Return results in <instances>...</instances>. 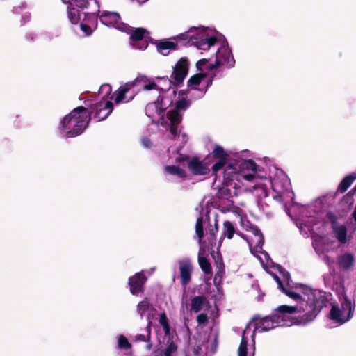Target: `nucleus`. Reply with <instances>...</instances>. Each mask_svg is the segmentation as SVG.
<instances>
[{
    "label": "nucleus",
    "instance_id": "nucleus-1",
    "mask_svg": "<svg viewBox=\"0 0 356 356\" xmlns=\"http://www.w3.org/2000/svg\"><path fill=\"white\" fill-rule=\"evenodd\" d=\"M225 179L229 185L243 191L249 184H253L252 191L261 207H263V199L267 198L270 193L273 199L280 202L285 201L286 197H293L289 179L282 170L275 166L270 167L267 177L252 159L229 165L225 172ZM264 204L268 202H264Z\"/></svg>",
    "mask_w": 356,
    "mask_h": 356
},
{
    "label": "nucleus",
    "instance_id": "nucleus-2",
    "mask_svg": "<svg viewBox=\"0 0 356 356\" xmlns=\"http://www.w3.org/2000/svg\"><path fill=\"white\" fill-rule=\"evenodd\" d=\"M273 278L282 292L296 302L294 305H281L277 309L273 316L277 327L312 322L330 299V294L326 292L301 284L291 285L286 270H280V276L273 275Z\"/></svg>",
    "mask_w": 356,
    "mask_h": 356
},
{
    "label": "nucleus",
    "instance_id": "nucleus-3",
    "mask_svg": "<svg viewBox=\"0 0 356 356\" xmlns=\"http://www.w3.org/2000/svg\"><path fill=\"white\" fill-rule=\"evenodd\" d=\"M169 93L174 95V99H170L167 96L162 97L161 101L158 99L148 104L145 111L147 116L152 119L153 122L160 124L170 131L169 152H174L184 147L188 140V135L181 131L179 125L183 113L189 106L190 102L183 92L176 94L173 90Z\"/></svg>",
    "mask_w": 356,
    "mask_h": 356
},
{
    "label": "nucleus",
    "instance_id": "nucleus-4",
    "mask_svg": "<svg viewBox=\"0 0 356 356\" xmlns=\"http://www.w3.org/2000/svg\"><path fill=\"white\" fill-rule=\"evenodd\" d=\"M90 120V115L88 110L83 106H79L60 120L59 133L62 137H76L84 131Z\"/></svg>",
    "mask_w": 356,
    "mask_h": 356
},
{
    "label": "nucleus",
    "instance_id": "nucleus-5",
    "mask_svg": "<svg viewBox=\"0 0 356 356\" xmlns=\"http://www.w3.org/2000/svg\"><path fill=\"white\" fill-rule=\"evenodd\" d=\"M220 35L213 30L204 27H191L187 31L179 34L177 38L187 40L191 45L202 50H208L220 42Z\"/></svg>",
    "mask_w": 356,
    "mask_h": 356
},
{
    "label": "nucleus",
    "instance_id": "nucleus-6",
    "mask_svg": "<svg viewBox=\"0 0 356 356\" xmlns=\"http://www.w3.org/2000/svg\"><path fill=\"white\" fill-rule=\"evenodd\" d=\"M161 82H165L168 87H170L171 85V81L165 77L158 78L156 82L146 76L139 75L133 81L126 83L119 88L116 92L115 102L120 104L131 100L136 95V92L132 90L136 86H140L143 89L149 90L159 88Z\"/></svg>",
    "mask_w": 356,
    "mask_h": 356
},
{
    "label": "nucleus",
    "instance_id": "nucleus-7",
    "mask_svg": "<svg viewBox=\"0 0 356 356\" xmlns=\"http://www.w3.org/2000/svg\"><path fill=\"white\" fill-rule=\"evenodd\" d=\"M245 238L247 240L251 253L260 261L263 268L273 277L275 273L268 270V268H274L278 270L280 276V270H284L279 265H275L270 259L268 253L262 250L264 237L261 232L256 227H250Z\"/></svg>",
    "mask_w": 356,
    "mask_h": 356
},
{
    "label": "nucleus",
    "instance_id": "nucleus-8",
    "mask_svg": "<svg viewBox=\"0 0 356 356\" xmlns=\"http://www.w3.org/2000/svg\"><path fill=\"white\" fill-rule=\"evenodd\" d=\"M211 156L215 160V163L211 167L212 173L217 175L218 172L224 168L223 170V183L228 188L231 196L238 195L244 189H238L229 185L225 179V172L227 166L230 164L236 165V163H241L245 159H241L239 154L236 153L233 154V161L229 159V155L227 152L220 145H215L211 152Z\"/></svg>",
    "mask_w": 356,
    "mask_h": 356
},
{
    "label": "nucleus",
    "instance_id": "nucleus-9",
    "mask_svg": "<svg viewBox=\"0 0 356 356\" xmlns=\"http://www.w3.org/2000/svg\"><path fill=\"white\" fill-rule=\"evenodd\" d=\"M355 308V301L351 297L346 294L339 295L338 302L331 307L329 318L337 325H341L352 318Z\"/></svg>",
    "mask_w": 356,
    "mask_h": 356
},
{
    "label": "nucleus",
    "instance_id": "nucleus-10",
    "mask_svg": "<svg viewBox=\"0 0 356 356\" xmlns=\"http://www.w3.org/2000/svg\"><path fill=\"white\" fill-rule=\"evenodd\" d=\"M300 231L304 236H311L313 238L312 245L316 252L318 254H324L332 249V242L329 241L326 236H321L315 233L313 225H307L305 222H300Z\"/></svg>",
    "mask_w": 356,
    "mask_h": 356
},
{
    "label": "nucleus",
    "instance_id": "nucleus-11",
    "mask_svg": "<svg viewBox=\"0 0 356 356\" xmlns=\"http://www.w3.org/2000/svg\"><path fill=\"white\" fill-rule=\"evenodd\" d=\"M330 200L331 197L323 196L316 198L310 205L303 207L301 209V218L297 222L298 227L300 228V222H302L314 227L315 219L310 215L311 212L318 213L323 210H326L330 203Z\"/></svg>",
    "mask_w": 356,
    "mask_h": 356
},
{
    "label": "nucleus",
    "instance_id": "nucleus-12",
    "mask_svg": "<svg viewBox=\"0 0 356 356\" xmlns=\"http://www.w3.org/2000/svg\"><path fill=\"white\" fill-rule=\"evenodd\" d=\"M159 323L165 334V342L161 346V353L163 356H177L178 353V339L170 336L168 320L165 313L159 315Z\"/></svg>",
    "mask_w": 356,
    "mask_h": 356
},
{
    "label": "nucleus",
    "instance_id": "nucleus-13",
    "mask_svg": "<svg viewBox=\"0 0 356 356\" xmlns=\"http://www.w3.org/2000/svg\"><path fill=\"white\" fill-rule=\"evenodd\" d=\"M111 86L108 84H103L99 90V95L104 99L107 97L111 92ZM94 117L98 121H101L106 118L113 111V104L110 101L102 99L95 105Z\"/></svg>",
    "mask_w": 356,
    "mask_h": 356
},
{
    "label": "nucleus",
    "instance_id": "nucleus-14",
    "mask_svg": "<svg viewBox=\"0 0 356 356\" xmlns=\"http://www.w3.org/2000/svg\"><path fill=\"white\" fill-rule=\"evenodd\" d=\"M234 63L235 60L232 56L231 49L228 47L227 44L223 42L218 47V51L215 54L214 63H207V67H208L209 70H211L213 68L220 66L231 67L234 66Z\"/></svg>",
    "mask_w": 356,
    "mask_h": 356
},
{
    "label": "nucleus",
    "instance_id": "nucleus-15",
    "mask_svg": "<svg viewBox=\"0 0 356 356\" xmlns=\"http://www.w3.org/2000/svg\"><path fill=\"white\" fill-rule=\"evenodd\" d=\"M210 59L203 58L197 61L196 65L199 73L192 76L188 81V87L191 89L196 90L197 86L202 85L204 86L203 90L201 91V95L205 93L207 88L208 87L209 81L207 79V75L203 72L207 67V64Z\"/></svg>",
    "mask_w": 356,
    "mask_h": 356
},
{
    "label": "nucleus",
    "instance_id": "nucleus-16",
    "mask_svg": "<svg viewBox=\"0 0 356 356\" xmlns=\"http://www.w3.org/2000/svg\"><path fill=\"white\" fill-rule=\"evenodd\" d=\"M255 339L252 327H245L238 348V356H254Z\"/></svg>",
    "mask_w": 356,
    "mask_h": 356
},
{
    "label": "nucleus",
    "instance_id": "nucleus-17",
    "mask_svg": "<svg viewBox=\"0 0 356 356\" xmlns=\"http://www.w3.org/2000/svg\"><path fill=\"white\" fill-rule=\"evenodd\" d=\"M181 147L180 149H179L178 152H169L168 153L170 154V157L172 159H174L176 162H178L179 163H182L183 162L186 161L188 159L187 156L181 154L179 153L180 150L182 149ZM164 173L165 175H170L176 177L179 179H184L186 177L187 173L185 170V169L182 167H181V164L176 165H166L163 169Z\"/></svg>",
    "mask_w": 356,
    "mask_h": 356
},
{
    "label": "nucleus",
    "instance_id": "nucleus-18",
    "mask_svg": "<svg viewBox=\"0 0 356 356\" xmlns=\"http://www.w3.org/2000/svg\"><path fill=\"white\" fill-rule=\"evenodd\" d=\"M326 217L332 223V233L336 239L341 244L348 243L351 239V236L348 234L346 227L338 222L337 215L328 211Z\"/></svg>",
    "mask_w": 356,
    "mask_h": 356
},
{
    "label": "nucleus",
    "instance_id": "nucleus-19",
    "mask_svg": "<svg viewBox=\"0 0 356 356\" xmlns=\"http://www.w3.org/2000/svg\"><path fill=\"white\" fill-rule=\"evenodd\" d=\"M99 17L100 22L106 26L122 32H128L130 30V26L122 22L120 15L116 12L104 11Z\"/></svg>",
    "mask_w": 356,
    "mask_h": 356
},
{
    "label": "nucleus",
    "instance_id": "nucleus-20",
    "mask_svg": "<svg viewBox=\"0 0 356 356\" xmlns=\"http://www.w3.org/2000/svg\"><path fill=\"white\" fill-rule=\"evenodd\" d=\"M189 70V62L186 58H180L172 67L170 75L171 85H181L186 77Z\"/></svg>",
    "mask_w": 356,
    "mask_h": 356
},
{
    "label": "nucleus",
    "instance_id": "nucleus-21",
    "mask_svg": "<svg viewBox=\"0 0 356 356\" xmlns=\"http://www.w3.org/2000/svg\"><path fill=\"white\" fill-rule=\"evenodd\" d=\"M211 161L208 158L200 161L193 158L188 162V168L193 175H207L209 174L211 168Z\"/></svg>",
    "mask_w": 356,
    "mask_h": 356
},
{
    "label": "nucleus",
    "instance_id": "nucleus-22",
    "mask_svg": "<svg viewBox=\"0 0 356 356\" xmlns=\"http://www.w3.org/2000/svg\"><path fill=\"white\" fill-rule=\"evenodd\" d=\"M65 4L70 6H76L82 10L87 9L90 10V15L95 19V13L99 12V0H62Z\"/></svg>",
    "mask_w": 356,
    "mask_h": 356
},
{
    "label": "nucleus",
    "instance_id": "nucleus-23",
    "mask_svg": "<svg viewBox=\"0 0 356 356\" xmlns=\"http://www.w3.org/2000/svg\"><path fill=\"white\" fill-rule=\"evenodd\" d=\"M145 32V31L142 28H138L134 31H131V28L130 27V30L127 33L131 34V45L134 49L144 50L147 47V40L144 38Z\"/></svg>",
    "mask_w": 356,
    "mask_h": 356
},
{
    "label": "nucleus",
    "instance_id": "nucleus-24",
    "mask_svg": "<svg viewBox=\"0 0 356 356\" xmlns=\"http://www.w3.org/2000/svg\"><path fill=\"white\" fill-rule=\"evenodd\" d=\"M246 327H250L252 328L254 335L255 332H267L271 329L277 327L276 320L274 319L273 316H266L261 319V321L255 323L254 322H250Z\"/></svg>",
    "mask_w": 356,
    "mask_h": 356
},
{
    "label": "nucleus",
    "instance_id": "nucleus-25",
    "mask_svg": "<svg viewBox=\"0 0 356 356\" xmlns=\"http://www.w3.org/2000/svg\"><path fill=\"white\" fill-rule=\"evenodd\" d=\"M147 277L144 275V272L141 271L136 273L131 277L129 280L130 291L134 296H138L143 291V284Z\"/></svg>",
    "mask_w": 356,
    "mask_h": 356
},
{
    "label": "nucleus",
    "instance_id": "nucleus-26",
    "mask_svg": "<svg viewBox=\"0 0 356 356\" xmlns=\"http://www.w3.org/2000/svg\"><path fill=\"white\" fill-rule=\"evenodd\" d=\"M181 283L186 286L191 281L193 266L191 261L184 259L179 262Z\"/></svg>",
    "mask_w": 356,
    "mask_h": 356
},
{
    "label": "nucleus",
    "instance_id": "nucleus-27",
    "mask_svg": "<svg viewBox=\"0 0 356 356\" xmlns=\"http://www.w3.org/2000/svg\"><path fill=\"white\" fill-rule=\"evenodd\" d=\"M209 308V302L204 296H195L191 300V310L195 313L202 310L207 311Z\"/></svg>",
    "mask_w": 356,
    "mask_h": 356
},
{
    "label": "nucleus",
    "instance_id": "nucleus-28",
    "mask_svg": "<svg viewBox=\"0 0 356 356\" xmlns=\"http://www.w3.org/2000/svg\"><path fill=\"white\" fill-rule=\"evenodd\" d=\"M79 8L76 6H70L68 8V18L70 22L73 24H78L83 16L86 18L90 15V10H88L87 12H81Z\"/></svg>",
    "mask_w": 356,
    "mask_h": 356
},
{
    "label": "nucleus",
    "instance_id": "nucleus-29",
    "mask_svg": "<svg viewBox=\"0 0 356 356\" xmlns=\"http://www.w3.org/2000/svg\"><path fill=\"white\" fill-rule=\"evenodd\" d=\"M177 43L175 41V38L171 40H161L156 44V49L158 51L163 55L167 56L170 51L177 49Z\"/></svg>",
    "mask_w": 356,
    "mask_h": 356
},
{
    "label": "nucleus",
    "instance_id": "nucleus-30",
    "mask_svg": "<svg viewBox=\"0 0 356 356\" xmlns=\"http://www.w3.org/2000/svg\"><path fill=\"white\" fill-rule=\"evenodd\" d=\"M86 22H82L80 25L81 30L83 32L85 35L88 36L92 34L93 30L96 28L97 22V15L95 13V19L90 15L83 19Z\"/></svg>",
    "mask_w": 356,
    "mask_h": 356
},
{
    "label": "nucleus",
    "instance_id": "nucleus-31",
    "mask_svg": "<svg viewBox=\"0 0 356 356\" xmlns=\"http://www.w3.org/2000/svg\"><path fill=\"white\" fill-rule=\"evenodd\" d=\"M355 263V257L351 253H344L340 255L337 259V264L343 270L350 269Z\"/></svg>",
    "mask_w": 356,
    "mask_h": 356
},
{
    "label": "nucleus",
    "instance_id": "nucleus-32",
    "mask_svg": "<svg viewBox=\"0 0 356 356\" xmlns=\"http://www.w3.org/2000/svg\"><path fill=\"white\" fill-rule=\"evenodd\" d=\"M204 250L200 248L198 253V262L201 269L207 274L211 273V266L209 261L204 256Z\"/></svg>",
    "mask_w": 356,
    "mask_h": 356
},
{
    "label": "nucleus",
    "instance_id": "nucleus-33",
    "mask_svg": "<svg viewBox=\"0 0 356 356\" xmlns=\"http://www.w3.org/2000/svg\"><path fill=\"white\" fill-rule=\"evenodd\" d=\"M234 232L235 229L232 222L229 221H225L223 223V232L219 241L220 245L225 237L231 239L233 237Z\"/></svg>",
    "mask_w": 356,
    "mask_h": 356
},
{
    "label": "nucleus",
    "instance_id": "nucleus-34",
    "mask_svg": "<svg viewBox=\"0 0 356 356\" xmlns=\"http://www.w3.org/2000/svg\"><path fill=\"white\" fill-rule=\"evenodd\" d=\"M356 179V172L346 176L341 181L338 186V191L341 193H344L351 186L353 182Z\"/></svg>",
    "mask_w": 356,
    "mask_h": 356
},
{
    "label": "nucleus",
    "instance_id": "nucleus-35",
    "mask_svg": "<svg viewBox=\"0 0 356 356\" xmlns=\"http://www.w3.org/2000/svg\"><path fill=\"white\" fill-rule=\"evenodd\" d=\"M150 326H151V322L149 321L148 325H147V327H146L147 332V335L139 334H137L135 337V341H144V342H147L146 348L147 350H149L152 348V343L149 341V340H150V332H151Z\"/></svg>",
    "mask_w": 356,
    "mask_h": 356
},
{
    "label": "nucleus",
    "instance_id": "nucleus-36",
    "mask_svg": "<svg viewBox=\"0 0 356 356\" xmlns=\"http://www.w3.org/2000/svg\"><path fill=\"white\" fill-rule=\"evenodd\" d=\"M150 306L147 300L140 301L137 305V312L140 316V318H143L145 315V312H148L147 318H150Z\"/></svg>",
    "mask_w": 356,
    "mask_h": 356
},
{
    "label": "nucleus",
    "instance_id": "nucleus-37",
    "mask_svg": "<svg viewBox=\"0 0 356 356\" xmlns=\"http://www.w3.org/2000/svg\"><path fill=\"white\" fill-rule=\"evenodd\" d=\"M156 90H161L162 91H164L165 93L162 95V97H168L170 99H174V95L170 94L169 92H172L173 90L176 91L175 88L171 89V86L170 87H168L166 83L165 82H161V86L159 88H156ZM177 93V92H175Z\"/></svg>",
    "mask_w": 356,
    "mask_h": 356
},
{
    "label": "nucleus",
    "instance_id": "nucleus-38",
    "mask_svg": "<svg viewBox=\"0 0 356 356\" xmlns=\"http://www.w3.org/2000/svg\"><path fill=\"white\" fill-rule=\"evenodd\" d=\"M195 232H196V234L198 236L200 241L204 235L203 218L202 217H199L197 219L196 224H195Z\"/></svg>",
    "mask_w": 356,
    "mask_h": 356
},
{
    "label": "nucleus",
    "instance_id": "nucleus-39",
    "mask_svg": "<svg viewBox=\"0 0 356 356\" xmlns=\"http://www.w3.org/2000/svg\"><path fill=\"white\" fill-rule=\"evenodd\" d=\"M118 346L122 349H129L131 348V344L128 341L127 339L123 335H120L118 337Z\"/></svg>",
    "mask_w": 356,
    "mask_h": 356
},
{
    "label": "nucleus",
    "instance_id": "nucleus-40",
    "mask_svg": "<svg viewBox=\"0 0 356 356\" xmlns=\"http://www.w3.org/2000/svg\"><path fill=\"white\" fill-rule=\"evenodd\" d=\"M216 264H217L218 271L216 272L215 277H214L215 280H216L218 277H219V278L222 277V274H223V270H224L223 264L222 262V259H221L218 260L216 261Z\"/></svg>",
    "mask_w": 356,
    "mask_h": 356
},
{
    "label": "nucleus",
    "instance_id": "nucleus-41",
    "mask_svg": "<svg viewBox=\"0 0 356 356\" xmlns=\"http://www.w3.org/2000/svg\"><path fill=\"white\" fill-rule=\"evenodd\" d=\"M197 321L200 325H205L208 321V317L205 314H200L197 316Z\"/></svg>",
    "mask_w": 356,
    "mask_h": 356
},
{
    "label": "nucleus",
    "instance_id": "nucleus-42",
    "mask_svg": "<svg viewBox=\"0 0 356 356\" xmlns=\"http://www.w3.org/2000/svg\"><path fill=\"white\" fill-rule=\"evenodd\" d=\"M141 142L144 147L149 148L151 147V141L147 138H143Z\"/></svg>",
    "mask_w": 356,
    "mask_h": 356
},
{
    "label": "nucleus",
    "instance_id": "nucleus-43",
    "mask_svg": "<svg viewBox=\"0 0 356 356\" xmlns=\"http://www.w3.org/2000/svg\"><path fill=\"white\" fill-rule=\"evenodd\" d=\"M344 200L346 201L347 202H350L352 203L353 202V195H350V194H348L345 197H344Z\"/></svg>",
    "mask_w": 356,
    "mask_h": 356
},
{
    "label": "nucleus",
    "instance_id": "nucleus-44",
    "mask_svg": "<svg viewBox=\"0 0 356 356\" xmlns=\"http://www.w3.org/2000/svg\"><path fill=\"white\" fill-rule=\"evenodd\" d=\"M30 18H31V15L29 13H24V15L22 16V19L24 21V22L29 21Z\"/></svg>",
    "mask_w": 356,
    "mask_h": 356
},
{
    "label": "nucleus",
    "instance_id": "nucleus-45",
    "mask_svg": "<svg viewBox=\"0 0 356 356\" xmlns=\"http://www.w3.org/2000/svg\"><path fill=\"white\" fill-rule=\"evenodd\" d=\"M217 225L215 223L214 227L211 229L210 234L212 236H214L215 233L217 232Z\"/></svg>",
    "mask_w": 356,
    "mask_h": 356
},
{
    "label": "nucleus",
    "instance_id": "nucleus-46",
    "mask_svg": "<svg viewBox=\"0 0 356 356\" xmlns=\"http://www.w3.org/2000/svg\"><path fill=\"white\" fill-rule=\"evenodd\" d=\"M236 213L238 215V216H241V209H237L236 211Z\"/></svg>",
    "mask_w": 356,
    "mask_h": 356
},
{
    "label": "nucleus",
    "instance_id": "nucleus-47",
    "mask_svg": "<svg viewBox=\"0 0 356 356\" xmlns=\"http://www.w3.org/2000/svg\"><path fill=\"white\" fill-rule=\"evenodd\" d=\"M17 8H14V9H13V12H14V13H16V12H17Z\"/></svg>",
    "mask_w": 356,
    "mask_h": 356
},
{
    "label": "nucleus",
    "instance_id": "nucleus-48",
    "mask_svg": "<svg viewBox=\"0 0 356 356\" xmlns=\"http://www.w3.org/2000/svg\"><path fill=\"white\" fill-rule=\"evenodd\" d=\"M159 98L162 99V97H161V96H159ZM159 99L160 101L161 100V99Z\"/></svg>",
    "mask_w": 356,
    "mask_h": 356
}]
</instances>
